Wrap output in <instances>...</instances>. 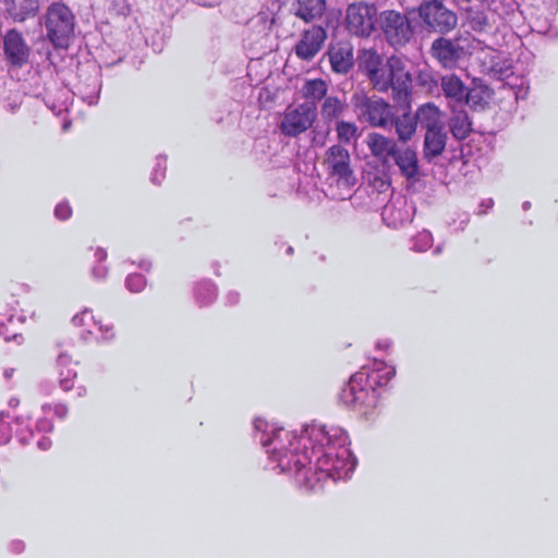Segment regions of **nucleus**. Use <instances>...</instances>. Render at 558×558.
Masks as SVG:
<instances>
[{"label":"nucleus","mask_w":558,"mask_h":558,"mask_svg":"<svg viewBox=\"0 0 558 558\" xmlns=\"http://www.w3.org/2000/svg\"><path fill=\"white\" fill-rule=\"evenodd\" d=\"M392 124L396 128L399 142L405 143L415 134L417 121L415 116L404 113L401 117L393 118Z\"/></svg>","instance_id":"nucleus-21"},{"label":"nucleus","mask_w":558,"mask_h":558,"mask_svg":"<svg viewBox=\"0 0 558 558\" xmlns=\"http://www.w3.org/2000/svg\"><path fill=\"white\" fill-rule=\"evenodd\" d=\"M440 87L444 96L452 106L464 104L466 97V88L459 76L456 74H447L440 78Z\"/></svg>","instance_id":"nucleus-14"},{"label":"nucleus","mask_w":558,"mask_h":558,"mask_svg":"<svg viewBox=\"0 0 558 558\" xmlns=\"http://www.w3.org/2000/svg\"><path fill=\"white\" fill-rule=\"evenodd\" d=\"M126 286L132 292L140 291L144 286V278L141 275H132L126 280Z\"/></svg>","instance_id":"nucleus-28"},{"label":"nucleus","mask_w":558,"mask_h":558,"mask_svg":"<svg viewBox=\"0 0 558 558\" xmlns=\"http://www.w3.org/2000/svg\"><path fill=\"white\" fill-rule=\"evenodd\" d=\"M486 92L484 89H472L466 90V97L464 98V104L470 107L477 109L483 108L486 104L485 95Z\"/></svg>","instance_id":"nucleus-26"},{"label":"nucleus","mask_w":558,"mask_h":558,"mask_svg":"<svg viewBox=\"0 0 558 558\" xmlns=\"http://www.w3.org/2000/svg\"><path fill=\"white\" fill-rule=\"evenodd\" d=\"M328 56L332 71L338 74H345L353 66V48L348 43L331 46Z\"/></svg>","instance_id":"nucleus-13"},{"label":"nucleus","mask_w":558,"mask_h":558,"mask_svg":"<svg viewBox=\"0 0 558 558\" xmlns=\"http://www.w3.org/2000/svg\"><path fill=\"white\" fill-rule=\"evenodd\" d=\"M418 12L423 21L437 32H449L457 25V15L445 8L441 1L424 2Z\"/></svg>","instance_id":"nucleus-7"},{"label":"nucleus","mask_w":558,"mask_h":558,"mask_svg":"<svg viewBox=\"0 0 558 558\" xmlns=\"http://www.w3.org/2000/svg\"><path fill=\"white\" fill-rule=\"evenodd\" d=\"M347 104L337 96L325 97L322 107L320 116L324 121L330 122L339 119L347 110Z\"/></svg>","instance_id":"nucleus-22"},{"label":"nucleus","mask_w":558,"mask_h":558,"mask_svg":"<svg viewBox=\"0 0 558 558\" xmlns=\"http://www.w3.org/2000/svg\"><path fill=\"white\" fill-rule=\"evenodd\" d=\"M325 162L345 183H350L352 171L350 169L349 151L340 145H333L326 151Z\"/></svg>","instance_id":"nucleus-11"},{"label":"nucleus","mask_w":558,"mask_h":558,"mask_svg":"<svg viewBox=\"0 0 558 558\" xmlns=\"http://www.w3.org/2000/svg\"><path fill=\"white\" fill-rule=\"evenodd\" d=\"M56 216L59 218V219H66L70 217L71 215V209L68 205H64V204H60L56 207Z\"/></svg>","instance_id":"nucleus-29"},{"label":"nucleus","mask_w":558,"mask_h":558,"mask_svg":"<svg viewBox=\"0 0 558 558\" xmlns=\"http://www.w3.org/2000/svg\"><path fill=\"white\" fill-rule=\"evenodd\" d=\"M380 20L385 37L391 46L402 47L412 38L413 29L405 15L393 10L385 11Z\"/></svg>","instance_id":"nucleus-6"},{"label":"nucleus","mask_w":558,"mask_h":558,"mask_svg":"<svg viewBox=\"0 0 558 558\" xmlns=\"http://www.w3.org/2000/svg\"><path fill=\"white\" fill-rule=\"evenodd\" d=\"M450 130L457 140H464L471 131V123L464 111H458L450 121Z\"/></svg>","instance_id":"nucleus-24"},{"label":"nucleus","mask_w":558,"mask_h":558,"mask_svg":"<svg viewBox=\"0 0 558 558\" xmlns=\"http://www.w3.org/2000/svg\"><path fill=\"white\" fill-rule=\"evenodd\" d=\"M327 38L326 32L320 26L302 33L300 40L294 46L295 54L302 60H312L322 49Z\"/></svg>","instance_id":"nucleus-8"},{"label":"nucleus","mask_w":558,"mask_h":558,"mask_svg":"<svg viewBox=\"0 0 558 558\" xmlns=\"http://www.w3.org/2000/svg\"><path fill=\"white\" fill-rule=\"evenodd\" d=\"M357 63L373 87L379 92L391 87L407 94L412 86V75L407 69V61L401 57L392 56L386 60L376 50L363 48L359 51Z\"/></svg>","instance_id":"nucleus-1"},{"label":"nucleus","mask_w":558,"mask_h":558,"mask_svg":"<svg viewBox=\"0 0 558 558\" xmlns=\"http://www.w3.org/2000/svg\"><path fill=\"white\" fill-rule=\"evenodd\" d=\"M470 26L476 31L482 32L492 23H495V14L490 11H481L476 8H470L469 13Z\"/></svg>","instance_id":"nucleus-23"},{"label":"nucleus","mask_w":558,"mask_h":558,"mask_svg":"<svg viewBox=\"0 0 558 558\" xmlns=\"http://www.w3.org/2000/svg\"><path fill=\"white\" fill-rule=\"evenodd\" d=\"M398 166L401 174L408 179H412L417 174L418 165L416 151L410 147H397L396 155L391 158Z\"/></svg>","instance_id":"nucleus-15"},{"label":"nucleus","mask_w":558,"mask_h":558,"mask_svg":"<svg viewBox=\"0 0 558 558\" xmlns=\"http://www.w3.org/2000/svg\"><path fill=\"white\" fill-rule=\"evenodd\" d=\"M43 23L47 37L54 47H68L75 27V15L68 5L58 1L50 3L43 16Z\"/></svg>","instance_id":"nucleus-2"},{"label":"nucleus","mask_w":558,"mask_h":558,"mask_svg":"<svg viewBox=\"0 0 558 558\" xmlns=\"http://www.w3.org/2000/svg\"><path fill=\"white\" fill-rule=\"evenodd\" d=\"M377 9L365 2H355L347 8L345 26L350 34L367 37L375 29Z\"/></svg>","instance_id":"nucleus-4"},{"label":"nucleus","mask_w":558,"mask_h":558,"mask_svg":"<svg viewBox=\"0 0 558 558\" xmlns=\"http://www.w3.org/2000/svg\"><path fill=\"white\" fill-rule=\"evenodd\" d=\"M3 49L8 60L16 66L27 63L31 48L25 43L22 34L16 29H10L3 36Z\"/></svg>","instance_id":"nucleus-9"},{"label":"nucleus","mask_w":558,"mask_h":558,"mask_svg":"<svg viewBox=\"0 0 558 558\" xmlns=\"http://www.w3.org/2000/svg\"><path fill=\"white\" fill-rule=\"evenodd\" d=\"M7 13L16 22H24L36 15L39 0H4Z\"/></svg>","instance_id":"nucleus-16"},{"label":"nucleus","mask_w":558,"mask_h":558,"mask_svg":"<svg viewBox=\"0 0 558 558\" xmlns=\"http://www.w3.org/2000/svg\"><path fill=\"white\" fill-rule=\"evenodd\" d=\"M493 70H494L496 73H498V74H499L500 78H504L505 76H507V75H508V74H507L508 69H505V70H504V69H497V68H495V66H494V68H493Z\"/></svg>","instance_id":"nucleus-30"},{"label":"nucleus","mask_w":558,"mask_h":558,"mask_svg":"<svg viewBox=\"0 0 558 558\" xmlns=\"http://www.w3.org/2000/svg\"><path fill=\"white\" fill-rule=\"evenodd\" d=\"M359 110V119L369 123L374 128L386 129L392 125L393 112L390 105L381 99L362 97L355 104Z\"/></svg>","instance_id":"nucleus-5"},{"label":"nucleus","mask_w":558,"mask_h":558,"mask_svg":"<svg viewBox=\"0 0 558 558\" xmlns=\"http://www.w3.org/2000/svg\"><path fill=\"white\" fill-rule=\"evenodd\" d=\"M417 123L426 131L444 128V114L434 104H425L421 106L415 114Z\"/></svg>","instance_id":"nucleus-17"},{"label":"nucleus","mask_w":558,"mask_h":558,"mask_svg":"<svg viewBox=\"0 0 558 558\" xmlns=\"http://www.w3.org/2000/svg\"><path fill=\"white\" fill-rule=\"evenodd\" d=\"M430 50L433 57L445 68L452 66L461 57L462 52V48L458 44L447 38L436 39Z\"/></svg>","instance_id":"nucleus-12"},{"label":"nucleus","mask_w":558,"mask_h":558,"mask_svg":"<svg viewBox=\"0 0 558 558\" xmlns=\"http://www.w3.org/2000/svg\"><path fill=\"white\" fill-rule=\"evenodd\" d=\"M365 143L372 154L383 166H388L396 149L399 146L398 143L377 132H371L366 135Z\"/></svg>","instance_id":"nucleus-10"},{"label":"nucleus","mask_w":558,"mask_h":558,"mask_svg":"<svg viewBox=\"0 0 558 558\" xmlns=\"http://www.w3.org/2000/svg\"><path fill=\"white\" fill-rule=\"evenodd\" d=\"M337 137L342 143H349L357 134V126L353 122L339 121L336 125Z\"/></svg>","instance_id":"nucleus-25"},{"label":"nucleus","mask_w":558,"mask_h":558,"mask_svg":"<svg viewBox=\"0 0 558 558\" xmlns=\"http://www.w3.org/2000/svg\"><path fill=\"white\" fill-rule=\"evenodd\" d=\"M447 142V133L445 132V126L436 130L426 131L425 140H424V155L426 158H434L439 156L445 147Z\"/></svg>","instance_id":"nucleus-18"},{"label":"nucleus","mask_w":558,"mask_h":558,"mask_svg":"<svg viewBox=\"0 0 558 558\" xmlns=\"http://www.w3.org/2000/svg\"><path fill=\"white\" fill-rule=\"evenodd\" d=\"M417 81L420 85L426 87L429 92H432L433 87L437 85V82L434 80L433 75L427 71H421Z\"/></svg>","instance_id":"nucleus-27"},{"label":"nucleus","mask_w":558,"mask_h":558,"mask_svg":"<svg viewBox=\"0 0 558 558\" xmlns=\"http://www.w3.org/2000/svg\"><path fill=\"white\" fill-rule=\"evenodd\" d=\"M325 0H298L294 5V13L305 22L313 21L323 15Z\"/></svg>","instance_id":"nucleus-19"},{"label":"nucleus","mask_w":558,"mask_h":558,"mask_svg":"<svg viewBox=\"0 0 558 558\" xmlns=\"http://www.w3.org/2000/svg\"><path fill=\"white\" fill-rule=\"evenodd\" d=\"M316 116V107L310 102L289 106L282 114L279 129L286 136L295 137L312 126Z\"/></svg>","instance_id":"nucleus-3"},{"label":"nucleus","mask_w":558,"mask_h":558,"mask_svg":"<svg viewBox=\"0 0 558 558\" xmlns=\"http://www.w3.org/2000/svg\"><path fill=\"white\" fill-rule=\"evenodd\" d=\"M328 83L323 78L305 80L301 87L302 96L305 99L312 101V105L314 106L316 101H319L326 97Z\"/></svg>","instance_id":"nucleus-20"}]
</instances>
